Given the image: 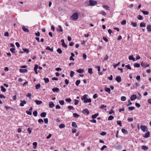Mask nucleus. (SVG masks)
Instances as JSON below:
<instances>
[{"label":"nucleus","mask_w":151,"mask_h":151,"mask_svg":"<svg viewBox=\"0 0 151 151\" xmlns=\"http://www.w3.org/2000/svg\"><path fill=\"white\" fill-rule=\"evenodd\" d=\"M148 148V147L145 145H143L142 147V149L144 150H147Z\"/></svg>","instance_id":"nucleus-26"},{"label":"nucleus","mask_w":151,"mask_h":151,"mask_svg":"<svg viewBox=\"0 0 151 151\" xmlns=\"http://www.w3.org/2000/svg\"><path fill=\"white\" fill-rule=\"evenodd\" d=\"M75 102H74V104L75 105H77L79 102V101L78 100H76V99H75L74 100Z\"/></svg>","instance_id":"nucleus-48"},{"label":"nucleus","mask_w":151,"mask_h":151,"mask_svg":"<svg viewBox=\"0 0 151 151\" xmlns=\"http://www.w3.org/2000/svg\"><path fill=\"white\" fill-rule=\"evenodd\" d=\"M58 27V28L57 29V30L59 31L60 32H62L63 31V30L61 26L60 25H59Z\"/></svg>","instance_id":"nucleus-16"},{"label":"nucleus","mask_w":151,"mask_h":151,"mask_svg":"<svg viewBox=\"0 0 151 151\" xmlns=\"http://www.w3.org/2000/svg\"><path fill=\"white\" fill-rule=\"evenodd\" d=\"M37 143L36 142H34L33 143V148L34 149H35L37 148Z\"/></svg>","instance_id":"nucleus-25"},{"label":"nucleus","mask_w":151,"mask_h":151,"mask_svg":"<svg viewBox=\"0 0 151 151\" xmlns=\"http://www.w3.org/2000/svg\"><path fill=\"white\" fill-rule=\"evenodd\" d=\"M150 132H148L145 134V135L143 137L145 138H148L150 136Z\"/></svg>","instance_id":"nucleus-18"},{"label":"nucleus","mask_w":151,"mask_h":151,"mask_svg":"<svg viewBox=\"0 0 151 151\" xmlns=\"http://www.w3.org/2000/svg\"><path fill=\"white\" fill-rule=\"evenodd\" d=\"M38 68V65H35L34 68V70L35 71V73L37 74H38V72H37V69Z\"/></svg>","instance_id":"nucleus-11"},{"label":"nucleus","mask_w":151,"mask_h":151,"mask_svg":"<svg viewBox=\"0 0 151 151\" xmlns=\"http://www.w3.org/2000/svg\"><path fill=\"white\" fill-rule=\"evenodd\" d=\"M133 119L132 118H128L127 119V121L129 122H131L133 121Z\"/></svg>","instance_id":"nucleus-60"},{"label":"nucleus","mask_w":151,"mask_h":151,"mask_svg":"<svg viewBox=\"0 0 151 151\" xmlns=\"http://www.w3.org/2000/svg\"><path fill=\"white\" fill-rule=\"evenodd\" d=\"M62 45L63 47H67V45L65 44V42L62 43Z\"/></svg>","instance_id":"nucleus-62"},{"label":"nucleus","mask_w":151,"mask_h":151,"mask_svg":"<svg viewBox=\"0 0 151 151\" xmlns=\"http://www.w3.org/2000/svg\"><path fill=\"white\" fill-rule=\"evenodd\" d=\"M68 108L70 110L72 109L73 110L74 109V107L73 106H68Z\"/></svg>","instance_id":"nucleus-51"},{"label":"nucleus","mask_w":151,"mask_h":151,"mask_svg":"<svg viewBox=\"0 0 151 151\" xmlns=\"http://www.w3.org/2000/svg\"><path fill=\"white\" fill-rule=\"evenodd\" d=\"M129 59L130 60H132L133 61H134L135 60V58L132 55H130L129 57Z\"/></svg>","instance_id":"nucleus-17"},{"label":"nucleus","mask_w":151,"mask_h":151,"mask_svg":"<svg viewBox=\"0 0 151 151\" xmlns=\"http://www.w3.org/2000/svg\"><path fill=\"white\" fill-rule=\"evenodd\" d=\"M88 73L91 74L93 73L92 68H89L88 69Z\"/></svg>","instance_id":"nucleus-37"},{"label":"nucleus","mask_w":151,"mask_h":151,"mask_svg":"<svg viewBox=\"0 0 151 151\" xmlns=\"http://www.w3.org/2000/svg\"><path fill=\"white\" fill-rule=\"evenodd\" d=\"M122 131L123 133L125 134H127V131L124 129H122Z\"/></svg>","instance_id":"nucleus-35"},{"label":"nucleus","mask_w":151,"mask_h":151,"mask_svg":"<svg viewBox=\"0 0 151 151\" xmlns=\"http://www.w3.org/2000/svg\"><path fill=\"white\" fill-rule=\"evenodd\" d=\"M100 14H102V15L105 16L106 15V13L104 11H102Z\"/></svg>","instance_id":"nucleus-56"},{"label":"nucleus","mask_w":151,"mask_h":151,"mask_svg":"<svg viewBox=\"0 0 151 151\" xmlns=\"http://www.w3.org/2000/svg\"><path fill=\"white\" fill-rule=\"evenodd\" d=\"M141 12L144 15H148L149 13V12L147 11H144L143 10H142V11H141Z\"/></svg>","instance_id":"nucleus-22"},{"label":"nucleus","mask_w":151,"mask_h":151,"mask_svg":"<svg viewBox=\"0 0 151 151\" xmlns=\"http://www.w3.org/2000/svg\"><path fill=\"white\" fill-rule=\"evenodd\" d=\"M121 24L122 25H125L126 24V21L125 20H123L121 23Z\"/></svg>","instance_id":"nucleus-54"},{"label":"nucleus","mask_w":151,"mask_h":151,"mask_svg":"<svg viewBox=\"0 0 151 151\" xmlns=\"http://www.w3.org/2000/svg\"><path fill=\"white\" fill-rule=\"evenodd\" d=\"M44 121L45 123L47 124V123L48 122V119L47 118L45 119H44Z\"/></svg>","instance_id":"nucleus-63"},{"label":"nucleus","mask_w":151,"mask_h":151,"mask_svg":"<svg viewBox=\"0 0 151 151\" xmlns=\"http://www.w3.org/2000/svg\"><path fill=\"white\" fill-rule=\"evenodd\" d=\"M22 29L24 32H29V30L28 29L26 28L25 27L23 26L22 27Z\"/></svg>","instance_id":"nucleus-15"},{"label":"nucleus","mask_w":151,"mask_h":151,"mask_svg":"<svg viewBox=\"0 0 151 151\" xmlns=\"http://www.w3.org/2000/svg\"><path fill=\"white\" fill-rule=\"evenodd\" d=\"M87 95L86 94L84 95L82 98L81 100L83 101V102L85 103L91 102V99H88L87 98Z\"/></svg>","instance_id":"nucleus-1"},{"label":"nucleus","mask_w":151,"mask_h":151,"mask_svg":"<svg viewBox=\"0 0 151 151\" xmlns=\"http://www.w3.org/2000/svg\"><path fill=\"white\" fill-rule=\"evenodd\" d=\"M84 71V70L83 69H79L77 70V72L79 73H82Z\"/></svg>","instance_id":"nucleus-20"},{"label":"nucleus","mask_w":151,"mask_h":151,"mask_svg":"<svg viewBox=\"0 0 151 151\" xmlns=\"http://www.w3.org/2000/svg\"><path fill=\"white\" fill-rule=\"evenodd\" d=\"M74 73H75L73 71H71L70 72V76L71 77H73V76H74Z\"/></svg>","instance_id":"nucleus-38"},{"label":"nucleus","mask_w":151,"mask_h":151,"mask_svg":"<svg viewBox=\"0 0 151 151\" xmlns=\"http://www.w3.org/2000/svg\"><path fill=\"white\" fill-rule=\"evenodd\" d=\"M43 79L46 83H47L49 81V79L47 78H44Z\"/></svg>","instance_id":"nucleus-32"},{"label":"nucleus","mask_w":151,"mask_h":151,"mask_svg":"<svg viewBox=\"0 0 151 151\" xmlns=\"http://www.w3.org/2000/svg\"><path fill=\"white\" fill-rule=\"evenodd\" d=\"M145 24L143 22H141L140 24V27H145Z\"/></svg>","instance_id":"nucleus-28"},{"label":"nucleus","mask_w":151,"mask_h":151,"mask_svg":"<svg viewBox=\"0 0 151 151\" xmlns=\"http://www.w3.org/2000/svg\"><path fill=\"white\" fill-rule=\"evenodd\" d=\"M37 104V105H40L42 103V101H38L37 100H35L34 101Z\"/></svg>","instance_id":"nucleus-13"},{"label":"nucleus","mask_w":151,"mask_h":151,"mask_svg":"<svg viewBox=\"0 0 151 151\" xmlns=\"http://www.w3.org/2000/svg\"><path fill=\"white\" fill-rule=\"evenodd\" d=\"M116 80L119 83L121 81V78L119 76L116 77Z\"/></svg>","instance_id":"nucleus-12"},{"label":"nucleus","mask_w":151,"mask_h":151,"mask_svg":"<svg viewBox=\"0 0 151 151\" xmlns=\"http://www.w3.org/2000/svg\"><path fill=\"white\" fill-rule=\"evenodd\" d=\"M49 107L50 108H52L55 106V104L52 102H50L49 103Z\"/></svg>","instance_id":"nucleus-10"},{"label":"nucleus","mask_w":151,"mask_h":151,"mask_svg":"<svg viewBox=\"0 0 151 151\" xmlns=\"http://www.w3.org/2000/svg\"><path fill=\"white\" fill-rule=\"evenodd\" d=\"M82 113L84 114H86L87 115H88L89 114L88 110L87 109H85L83 110L82 111Z\"/></svg>","instance_id":"nucleus-6"},{"label":"nucleus","mask_w":151,"mask_h":151,"mask_svg":"<svg viewBox=\"0 0 151 151\" xmlns=\"http://www.w3.org/2000/svg\"><path fill=\"white\" fill-rule=\"evenodd\" d=\"M23 50L27 53H28L29 52V50L26 48H23Z\"/></svg>","instance_id":"nucleus-36"},{"label":"nucleus","mask_w":151,"mask_h":151,"mask_svg":"<svg viewBox=\"0 0 151 151\" xmlns=\"http://www.w3.org/2000/svg\"><path fill=\"white\" fill-rule=\"evenodd\" d=\"M72 126L74 127L77 128V125L76 123L75 122H73L72 123Z\"/></svg>","instance_id":"nucleus-23"},{"label":"nucleus","mask_w":151,"mask_h":151,"mask_svg":"<svg viewBox=\"0 0 151 151\" xmlns=\"http://www.w3.org/2000/svg\"><path fill=\"white\" fill-rule=\"evenodd\" d=\"M128 108L129 110L132 111L135 109V108L133 106H132L129 107Z\"/></svg>","instance_id":"nucleus-43"},{"label":"nucleus","mask_w":151,"mask_h":151,"mask_svg":"<svg viewBox=\"0 0 151 151\" xmlns=\"http://www.w3.org/2000/svg\"><path fill=\"white\" fill-rule=\"evenodd\" d=\"M105 90L106 92H108L109 93H110L111 90L110 88L106 87L105 88Z\"/></svg>","instance_id":"nucleus-21"},{"label":"nucleus","mask_w":151,"mask_h":151,"mask_svg":"<svg viewBox=\"0 0 151 151\" xmlns=\"http://www.w3.org/2000/svg\"><path fill=\"white\" fill-rule=\"evenodd\" d=\"M4 35L5 36L8 37L9 36V33H8V32H5L4 33Z\"/></svg>","instance_id":"nucleus-64"},{"label":"nucleus","mask_w":151,"mask_h":151,"mask_svg":"<svg viewBox=\"0 0 151 151\" xmlns=\"http://www.w3.org/2000/svg\"><path fill=\"white\" fill-rule=\"evenodd\" d=\"M57 51L58 53H59L60 54H61L62 52V51L61 50V49L60 48H58L57 50Z\"/></svg>","instance_id":"nucleus-34"},{"label":"nucleus","mask_w":151,"mask_h":151,"mask_svg":"<svg viewBox=\"0 0 151 151\" xmlns=\"http://www.w3.org/2000/svg\"><path fill=\"white\" fill-rule=\"evenodd\" d=\"M131 24L133 27H136L137 25L136 23L134 22H132L131 23Z\"/></svg>","instance_id":"nucleus-45"},{"label":"nucleus","mask_w":151,"mask_h":151,"mask_svg":"<svg viewBox=\"0 0 151 151\" xmlns=\"http://www.w3.org/2000/svg\"><path fill=\"white\" fill-rule=\"evenodd\" d=\"M114 117L112 116L111 115L109 116L108 120H111L114 119Z\"/></svg>","instance_id":"nucleus-39"},{"label":"nucleus","mask_w":151,"mask_h":151,"mask_svg":"<svg viewBox=\"0 0 151 151\" xmlns=\"http://www.w3.org/2000/svg\"><path fill=\"white\" fill-rule=\"evenodd\" d=\"M71 19L72 20L75 21L77 20L78 18V13L76 12L74 13L71 17Z\"/></svg>","instance_id":"nucleus-2"},{"label":"nucleus","mask_w":151,"mask_h":151,"mask_svg":"<svg viewBox=\"0 0 151 151\" xmlns=\"http://www.w3.org/2000/svg\"><path fill=\"white\" fill-rule=\"evenodd\" d=\"M141 66L143 67H148L149 66V64H147L146 63L142 62L141 63Z\"/></svg>","instance_id":"nucleus-5"},{"label":"nucleus","mask_w":151,"mask_h":151,"mask_svg":"<svg viewBox=\"0 0 151 151\" xmlns=\"http://www.w3.org/2000/svg\"><path fill=\"white\" fill-rule=\"evenodd\" d=\"M89 5L90 6L96 5L97 4V2L96 1L93 0H89Z\"/></svg>","instance_id":"nucleus-3"},{"label":"nucleus","mask_w":151,"mask_h":151,"mask_svg":"<svg viewBox=\"0 0 151 151\" xmlns=\"http://www.w3.org/2000/svg\"><path fill=\"white\" fill-rule=\"evenodd\" d=\"M81 82V81L80 80H77L76 81V85H78Z\"/></svg>","instance_id":"nucleus-55"},{"label":"nucleus","mask_w":151,"mask_h":151,"mask_svg":"<svg viewBox=\"0 0 151 151\" xmlns=\"http://www.w3.org/2000/svg\"><path fill=\"white\" fill-rule=\"evenodd\" d=\"M71 99L70 98L69 99H65V101L67 102H68V103H70L71 101Z\"/></svg>","instance_id":"nucleus-57"},{"label":"nucleus","mask_w":151,"mask_h":151,"mask_svg":"<svg viewBox=\"0 0 151 151\" xmlns=\"http://www.w3.org/2000/svg\"><path fill=\"white\" fill-rule=\"evenodd\" d=\"M147 28L148 31L151 32V25H148L147 26Z\"/></svg>","instance_id":"nucleus-24"},{"label":"nucleus","mask_w":151,"mask_h":151,"mask_svg":"<svg viewBox=\"0 0 151 151\" xmlns=\"http://www.w3.org/2000/svg\"><path fill=\"white\" fill-rule=\"evenodd\" d=\"M137 98V96L136 95H132L130 98V99L131 101H133L134 100L136 99Z\"/></svg>","instance_id":"nucleus-8"},{"label":"nucleus","mask_w":151,"mask_h":151,"mask_svg":"<svg viewBox=\"0 0 151 151\" xmlns=\"http://www.w3.org/2000/svg\"><path fill=\"white\" fill-rule=\"evenodd\" d=\"M120 64V62H119L118 63L116 64H114L113 65V67H114V68H116V67L118 66V65H119Z\"/></svg>","instance_id":"nucleus-49"},{"label":"nucleus","mask_w":151,"mask_h":151,"mask_svg":"<svg viewBox=\"0 0 151 151\" xmlns=\"http://www.w3.org/2000/svg\"><path fill=\"white\" fill-rule=\"evenodd\" d=\"M103 7L104 8L106 9L107 10H109V7L108 6L106 5H104L103 6Z\"/></svg>","instance_id":"nucleus-44"},{"label":"nucleus","mask_w":151,"mask_h":151,"mask_svg":"<svg viewBox=\"0 0 151 151\" xmlns=\"http://www.w3.org/2000/svg\"><path fill=\"white\" fill-rule=\"evenodd\" d=\"M33 115L35 116H37V111H36L33 112Z\"/></svg>","instance_id":"nucleus-46"},{"label":"nucleus","mask_w":151,"mask_h":151,"mask_svg":"<svg viewBox=\"0 0 151 151\" xmlns=\"http://www.w3.org/2000/svg\"><path fill=\"white\" fill-rule=\"evenodd\" d=\"M46 113L45 112H42L40 114V116L42 117H45L46 116Z\"/></svg>","instance_id":"nucleus-19"},{"label":"nucleus","mask_w":151,"mask_h":151,"mask_svg":"<svg viewBox=\"0 0 151 151\" xmlns=\"http://www.w3.org/2000/svg\"><path fill=\"white\" fill-rule=\"evenodd\" d=\"M46 49L47 50H49L51 51H53V48L52 47L50 48L49 46H47Z\"/></svg>","instance_id":"nucleus-33"},{"label":"nucleus","mask_w":151,"mask_h":151,"mask_svg":"<svg viewBox=\"0 0 151 151\" xmlns=\"http://www.w3.org/2000/svg\"><path fill=\"white\" fill-rule=\"evenodd\" d=\"M59 102L60 104L61 105H63L64 104V101L63 100L60 101H59Z\"/></svg>","instance_id":"nucleus-52"},{"label":"nucleus","mask_w":151,"mask_h":151,"mask_svg":"<svg viewBox=\"0 0 151 151\" xmlns=\"http://www.w3.org/2000/svg\"><path fill=\"white\" fill-rule=\"evenodd\" d=\"M140 128L143 132H145L147 131V127L145 125H141Z\"/></svg>","instance_id":"nucleus-4"},{"label":"nucleus","mask_w":151,"mask_h":151,"mask_svg":"<svg viewBox=\"0 0 151 151\" xmlns=\"http://www.w3.org/2000/svg\"><path fill=\"white\" fill-rule=\"evenodd\" d=\"M26 113L27 114L30 115H31L32 114V112H31V111H26Z\"/></svg>","instance_id":"nucleus-47"},{"label":"nucleus","mask_w":151,"mask_h":151,"mask_svg":"<svg viewBox=\"0 0 151 151\" xmlns=\"http://www.w3.org/2000/svg\"><path fill=\"white\" fill-rule=\"evenodd\" d=\"M126 100V98L124 96H122L121 97V100L122 101H125Z\"/></svg>","instance_id":"nucleus-41"},{"label":"nucleus","mask_w":151,"mask_h":151,"mask_svg":"<svg viewBox=\"0 0 151 151\" xmlns=\"http://www.w3.org/2000/svg\"><path fill=\"white\" fill-rule=\"evenodd\" d=\"M134 66L135 67H139L140 66V65L139 64L137 63H135L134 64Z\"/></svg>","instance_id":"nucleus-29"},{"label":"nucleus","mask_w":151,"mask_h":151,"mask_svg":"<svg viewBox=\"0 0 151 151\" xmlns=\"http://www.w3.org/2000/svg\"><path fill=\"white\" fill-rule=\"evenodd\" d=\"M31 94L30 93H28L27 94V96L29 97L30 99H31Z\"/></svg>","instance_id":"nucleus-61"},{"label":"nucleus","mask_w":151,"mask_h":151,"mask_svg":"<svg viewBox=\"0 0 151 151\" xmlns=\"http://www.w3.org/2000/svg\"><path fill=\"white\" fill-rule=\"evenodd\" d=\"M28 71V70L27 69H19V71L20 73H24L27 72Z\"/></svg>","instance_id":"nucleus-9"},{"label":"nucleus","mask_w":151,"mask_h":151,"mask_svg":"<svg viewBox=\"0 0 151 151\" xmlns=\"http://www.w3.org/2000/svg\"><path fill=\"white\" fill-rule=\"evenodd\" d=\"M65 127V125L64 124H60L59 126V127L60 128H63Z\"/></svg>","instance_id":"nucleus-42"},{"label":"nucleus","mask_w":151,"mask_h":151,"mask_svg":"<svg viewBox=\"0 0 151 151\" xmlns=\"http://www.w3.org/2000/svg\"><path fill=\"white\" fill-rule=\"evenodd\" d=\"M73 117L75 118H78L79 116V115L76 113L73 114Z\"/></svg>","instance_id":"nucleus-31"},{"label":"nucleus","mask_w":151,"mask_h":151,"mask_svg":"<svg viewBox=\"0 0 151 151\" xmlns=\"http://www.w3.org/2000/svg\"><path fill=\"white\" fill-rule=\"evenodd\" d=\"M21 103L20 104V105L21 106H23L24 105V104H26V101L24 100L23 101H21Z\"/></svg>","instance_id":"nucleus-7"},{"label":"nucleus","mask_w":151,"mask_h":151,"mask_svg":"<svg viewBox=\"0 0 151 151\" xmlns=\"http://www.w3.org/2000/svg\"><path fill=\"white\" fill-rule=\"evenodd\" d=\"M1 90L3 92H5L6 91V89L2 86L1 87Z\"/></svg>","instance_id":"nucleus-30"},{"label":"nucleus","mask_w":151,"mask_h":151,"mask_svg":"<svg viewBox=\"0 0 151 151\" xmlns=\"http://www.w3.org/2000/svg\"><path fill=\"white\" fill-rule=\"evenodd\" d=\"M99 114L98 113H97V114H94V115H92V118H93V119H95V118H96V117H97V116Z\"/></svg>","instance_id":"nucleus-27"},{"label":"nucleus","mask_w":151,"mask_h":151,"mask_svg":"<svg viewBox=\"0 0 151 151\" xmlns=\"http://www.w3.org/2000/svg\"><path fill=\"white\" fill-rule=\"evenodd\" d=\"M137 18L139 20H142L143 19V18L142 16L141 15H139L137 17Z\"/></svg>","instance_id":"nucleus-50"},{"label":"nucleus","mask_w":151,"mask_h":151,"mask_svg":"<svg viewBox=\"0 0 151 151\" xmlns=\"http://www.w3.org/2000/svg\"><path fill=\"white\" fill-rule=\"evenodd\" d=\"M106 147H107L105 145H104L102 147L101 149V150L102 151L104 150V148H106Z\"/></svg>","instance_id":"nucleus-59"},{"label":"nucleus","mask_w":151,"mask_h":151,"mask_svg":"<svg viewBox=\"0 0 151 151\" xmlns=\"http://www.w3.org/2000/svg\"><path fill=\"white\" fill-rule=\"evenodd\" d=\"M136 79L138 81H139L140 79V76H137L136 77Z\"/></svg>","instance_id":"nucleus-58"},{"label":"nucleus","mask_w":151,"mask_h":151,"mask_svg":"<svg viewBox=\"0 0 151 151\" xmlns=\"http://www.w3.org/2000/svg\"><path fill=\"white\" fill-rule=\"evenodd\" d=\"M125 67L128 69H131V68L129 65H125Z\"/></svg>","instance_id":"nucleus-53"},{"label":"nucleus","mask_w":151,"mask_h":151,"mask_svg":"<svg viewBox=\"0 0 151 151\" xmlns=\"http://www.w3.org/2000/svg\"><path fill=\"white\" fill-rule=\"evenodd\" d=\"M10 51L13 53H14L15 52L14 48H11L10 49Z\"/></svg>","instance_id":"nucleus-40"},{"label":"nucleus","mask_w":151,"mask_h":151,"mask_svg":"<svg viewBox=\"0 0 151 151\" xmlns=\"http://www.w3.org/2000/svg\"><path fill=\"white\" fill-rule=\"evenodd\" d=\"M59 90V89L57 88H55L52 89V91L54 92H58Z\"/></svg>","instance_id":"nucleus-14"}]
</instances>
